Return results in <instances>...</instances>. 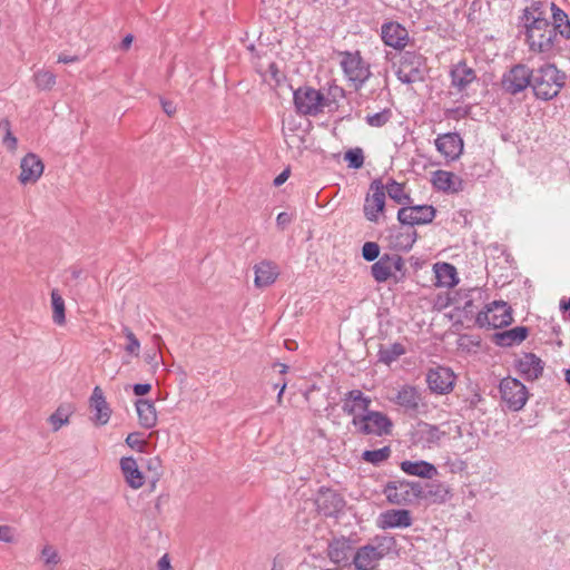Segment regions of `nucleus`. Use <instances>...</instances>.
<instances>
[{"label": "nucleus", "mask_w": 570, "mask_h": 570, "mask_svg": "<svg viewBox=\"0 0 570 570\" xmlns=\"http://www.w3.org/2000/svg\"><path fill=\"white\" fill-rule=\"evenodd\" d=\"M391 401L410 415L419 414L426 407L421 390L412 384L401 385Z\"/></svg>", "instance_id": "13"}, {"label": "nucleus", "mask_w": 570, "mask_h": 570, "mask_svg": "<svg viewBox=\"0 0 570 570\" xmlns=\"http://www.w3.org/2000/svg\"><path fill=\"white\" fill-rule=\"evenodd\" d=\"M483 401V396L479 391H474L469 397L465 399V402L470 409L476 407Z\"/></svg>", "instance_id": "57"}, {"label": "nucleus", "mask_w": 570, "mask_h": 570, "mask_svg": "<svg viewBox=\"0 0 570 570\" xmlns=\"http://www.w3.org/2000/svg\"><path fill=\"white\" fill-rule=\"evenodd\" d=\"M158 569L159 570H171L170 560H169L168 554H164L158 560Z\"/></svg>", "instance_id": "62"}, {"label": "nucleus", "mask_w": 570, "mask_h": 570, "mask_svg": "<svg viewBox=\"0 0 570 570\" xmlns=\"http://www.w3.org/2000/svg\"><path fill=\"white\" fill-rule=\"evenodd\" d=\"M405 263L399 254H383L371 266V275L379 284L385 283L390 278H394L395 283H400L405 277Z\"/></svg>", "instance_id": "7"}, {"label": "nucleus", "mask_w": 570, "mask_h": 570, "mask_svg": "<svg viewBox=\"0 0 570 570\" xmlns=\"http://www.w3.org/2000/svg\"><path fill=\"white\" fill-rule=\"evenodd\" d=\"M417 499H430L433 503H444L451 498L449 487L440 481H432L424 487L421 484V491Z\"/></svg>", "instance_id": "33"}, {"label": "nucleus", "mask_w": 570, "mask_h": 570, "mask_svg": "<svg viewBox=\"0 0 570 570\" xmlns=\"http://www.w3.org/2000/svg\"><path fill=\"white\" fill-rule=\"evenodd\" d=\"M406 353V348L402 343L395 342L390 345H380L377 351V360L390 366L393 362L397 361L402 355Z\"/></svg>", "instance_id": "38"}, {"label": "nucleus", "mask_w": 570, "mask_h": 570, "mask_svg": "<svg viewBox=\"0 0 570 570\" xmlns=\"http://www.w3.org/2000/svg\"><path fill=\"white\" fill-rule=\"evenodd\" d=\"M391 455V448L383 446L377 450H365L362 453V459L373 465H380L382 462L387 460Z\"/></svg>", "instance_id": "44"}, {"label": "nucleus", "mask_w": 570, "mask_h": 570, "mask_svg": "<svg viewBox=\"0 0 570 570\" xmlns=\"http://www.w3.org/2000/svg\"><path fill=\"white\" fill-rule=\"evenodd\" d=\"M426 58L415 50L403 51L395 72L397 79L405 85L425 79Z\"/></svg>", "instance_id": "5"}, {"label": "nucleus", "mask_w": 570, "mask_h": 570, "mask_svg": "<svg viewBox=\"0 0 570 570\" xmlns=\"http://www.w3.org/2000/svg\"><path fill=\"white\" fill-rule=\"evenodd\" d=\"M132 40H134V36L131 33L126 35L120 42V48L122 50H128L131 46Z\"/></svg>", "instance_id": "64"}, {"label": "nucleus", "mask_w": 570, "mask_h": 570, "mask_svg": "<svg viewBox=\"0 0 570 570\" xmlns=\"http://www.w3.org/2000/svg\"><path fill=\"white\" fill-rule=\"evenodd\" d=\"M33 82L39 90H51L56 82L57 77L50 70L40 69L33 73Z\"/></svg>", "instance_id": "42"}, {"label": "nucleus", "mask_w": 570, "mask_h": 570, "mask_svg": "<svg viewBox=\"0 0 570 570\" xmlns=\"http://www.w3.org/2000/svg\"><path fill=\"white\" fill-rule=\"evenodd\" d=\"M340 56L345 78L356 89L361 88L371 77L370 65L362 58L360 51H342Z\"/></svg>", "instance_id": "9"}, {"label": "nucleus", "mask_w": 570, "mask_h": 570, "mask_svg": "<svg viewBox=\"0 0 570 570\" xmlns=\"http://www.w3.org/2000/svg\"><path fill=\"white\" fill-rule=\"evenodd\" d=\"M499 390L505 406L511 411H520L528 401V390L518 379L507 376L501 380Z\"/></svg>", "instance_id": "10"}, {"label": "nucleus", "mask_w": 570, "mask_h": 570, "mask_svg": "<svg viewBox=\"0 0 570 570\" xmlns=\"http://www.w3.org/2000/svg\"><path fill=\"white\" fill-rule=\"evenodd\" d=\"M0 541L11 543L14 541L13 529L9 525H0Z\"/></svg>", "instance_id": "54"}, {"label": "nucleus", "mask_w": 570, "mask_h": 570, "mask_svg": "<svg viewBox=\"0 0 570 570\" xmlns=\"http://www.w3.org/2000/svg\"><path fill=\"white\" fill-rule=\"evenodd\" d=\"M514 366L525 381H534L543 372V362L534 353H524L515 361Z\"/></svg>", "instance_id": "26"}, {"label": "nucleus", "mask_w": 570, "mask_h": 570, "mask_svg": "<svg viewBox=\"0 0 570 570\" xmlns=\"http://www.w3.org/2000/svg\"><path fill=\"white\" fill-rule=\"evenodd\" d=\"M421 491V483L416 481L393 480L389 481L383 489L387 502L392 504H405L412 499H417Z\"/></svg>", "instance_id": "11"}, {"label": "nucleus", "mask_w": 570, "mask_h": 570, "mask_svg": "<svg viewBox=\"0 0 570 570\" xmlns=\"http://www.w3.org/2000/svg\"><path fill=\"white\" fill-rule=\"evenodd\" d=\"M121 473L131 489H139L145 484L144 473L140 471L138 463L132 456H125L120 459Z\"/></svg>", "instance_id": "30"}, {"label": "nucleus", "mask_w": 570, "mask_h": 570, "mask_svg": "<svg viewBox=\"0 0 570 570\" xmlns=\"http://www.w3.org/2000/svg\"><path fill=\"white\" fill-rule=\"evenodd\" d=\"M288 176H289V169L286 168L275 177V179L273 181L274 186L278 187V186L283 185L287 180Z\"/></svg>", "instance_id": "61"}, {"label": "nucleus", "mask_w": 570, "mask_h": 570, "mask_svg": "<svg viewBox=\"0 0 570 570\" xmlns=\"http://www.w3.org/2000/svg\"><path fill=\"white\" fill-rule=\"evenodd\" d=\"M540 4L533 3L525 8L521 16V24L525 30V42L529 51L540 55L543 59H550L560 51L559 35L551 22L543 18Z\"/></svg>", "instance_id": "1"}, {"label": "nucleus", "mask_w": 570, "mask_h": 570, "mask_svg": "<svg viewBox=\"0 0 570 570\" xmlns=\"http://www.w3.org/2000/svg\"><path fill=\"white\" fill-rule=\"evenodd\" d=\"M529 335L527 326H515L508 331L498 332L494 334V342L502 347H510L522 343Z\"/></svg>", "instance_id": "35"}, {"label": "nucleus", "mask_w": 570, "mask_h": 570, "mask_svg": "<svg viewBox=\"0 0 570 570\" xmlns=\"http://www.w3.org/2000/svg\"><path fill=\"white\" fill-rule=\"evenodd\" d=\"M413 523L411 512L406 509H390L379 514L376 524L382 530L406 529Z\"/></svg>", "instance_id": "23"}, {"label": "nucleus", "mask_w": 570, "mask_h": 570, "mask_svg": "<svg viewBox=\"0 0 570 570\" xmlns=\"http://www.w3.org/2000/svg\"><path fill=\"white\" fill-rule=\"evenodd\" d=\"M381 38L385 46L396 50H403L410 41L409 31L396 21H389L382 24Z\"/></svg>", "instance_id": "21"}, {"label": "nucleus", "mask_w": 570, "mask_h": 570, "mask_svg": "<svg viewBox=\"0 0 570 570\" xmlns=\"http://www.w3.org/2000/svg\"><path fill=\"white\" fill-rule=\"evenodd\" d=\"M51 306H52V321L57 325H63L66 323V314H65V301L62 296L59 294L58 289L51 291Z\"/></svg>", "instance_id": "41"}, {"label": "nucleus", "mask_w": 570, "mask_h": 570, "mask_svg": "<svg viewBox=\"0 0 570 570\" xmlns=\"http://www.w3.org/2000/svg\"><path fill=\"white\" fill-rule=\"evenodd\" d=\"M254 285L258 288L271 286L277 279L279 272L276 264L263 261L254 266Z\"/></svg>", "instance_id": "31"}, {"label": "nucleus", "mask_w": 570, "mask_h": 570, "mask_svg": "<svg viewBox=\"0 0 570 570\" xmlns=\"http://www.w3.org/2000/svg\"><path fill=\"white\" fill-rule=\"evenodd\" d=\"M293 101L297 114L303 116H317L323 111L324 107H326L330 98H325L320 90L313 87L303 86L294 90Z\"/></svg>", "instance_id": "8"}, {"label": "nucleus", "mask_w": 570, "mask_h": 570, "mask_svg": "<svg viewBox=\"0 0 570 570\" xmlns=\"http://www.w3.org/2000/svg\"><path fill=\"white\" fill-rule=\"evenodd\" d=\"M345 161L352 169H360L364 164V154L360 147L348 149L344 155Z\"/></svg>", "instance_id": "47"}, {"label": "nucleus", "mask_w": 570, "mask_h": 570, "mask_svg": "<svg viewBox=\"0 0 570 570\" xmlns=\"http://www.w3.org/2000/svg\"><path fill=\"white\" fill-rule=\"evenodd\" d=\"M434 145L436 150L448 160H456L463 153V139L458 132L439 135Z\"/></svg>", "instance_id": "22"}, {"label": "nucleus", "mask_w": 570, "mask_h": 570, "mask_svg": "<svg viewBox=\"0 0 570 570\" xmlns=\"http://www.w3.org/2000/svg\"><path fill=\"white\" fill-rule=\"evenodd\" d=\"M70 411L63 406H59L50 416L49 422L53 431H58L69 423Z\"/></svg>", "instance_id": "45"}, {"label": "nucleus", "mask_w": 570, "mask_h": 570, "mask_svg": "<svg viewBox=\"0 0 570 570\" xmlns=\"http://www.w3.org/2000/svg\"><path fill=\"white\" fill-rule=\"evenodd\" d=\"M160 104H161L164 112L167 114L168 116H171L176 112V106L174 105V102L161 98Z\"/></svg>", "instance_id": "60"}, {"label": "nucleus", "mask_w": 570, "mask_h": 570, "mask_svg": "<svg viewBox=\"0 0 570 570\" xmlns=\"http://www.w3.org/2000/svg\"><path fill=\"white\" fill-rule=\"evenodd\" d=\"M445 435L446 433L441 431L438 425L421 421L412 432V440L415 444H420L423 448H432L439 445Z\"/></svg>", "instance_id": "25"}, {"label": "nucleus", "mask_w": 570, "mask_h": 570, "mask_svg": "<svg viewBox=\"0 0 570 570\" xmlns=\"http://www.w3.org/2000/svg\"><path fill=\"white\" fill-rule=\"evenodd\" d=\"M470 111H471L470 106H460V107L448 109L445 114H446L448 118L459 120V119L465 118L470 114Z\"/></svg>", "instance_id": "52"}, {"label": "nucleus", "mask_w": 570, "mask_h": 570, "mask_svg": "<svg viewBox=\"0 0 570 570\" xmlns=\"http://www.w3.org/2000/svg\"><path fill=\"white\" fill-rule=\"evenodd\" d=\"M435 217V208L432 205H412L401 207L397 212V220L401 225H424Z\"/></svg>", "instance_id": "18"}, {"label": "nucleus", "mask_w": 570, "mask_h": 570, "mask_svg": "<svg viewBox=\"0 0 570 570\" xmlns=\"http://www.w3.org/2000/svg\"><path fill=\"white\" fill-rule=\"evenodd\" d=\"M434 273L438 286L452 287L459 282L456 268L450 263H436Z\"/></svg>", "instance_id": "37"}, {"label": "nucleus", "mask_w": 570, "mask_h": 570, "mask_svg": "<svg viewBox=\"0 0 570 570\" xmlns=\"http://www.w3.org/2000/svg\"><path fill=\"white\" fill-rule=\"evenodd\" d=\"M401 469L409 475L420 476L424 479H431L438 474L435 465L424 460L402 461Z\"/></svg>", "instance_id": "36"}, {"label": "nucleus", "mask_w": 570, "mask_h": 570, "mask_svg": "<svg viewBox=\"0 0 570 570\" xmlns=\"http://www.w3.org/2000/svg\"><path fill=\"white\" fill-rule=\"evenodd\" d=\"M79 61L78 56H67V55H59L58 62L59 63H72Z\"/></svg>", "instance_id": "63"}, {"label": "nucleus", "mask_w": 570, "mask_h": 570, "mask_svg": "<svg viewBox=\"0 0 570 570\" xmlns=\"http://www.w3.org/2000/svg\"><path fill=\"white\" fill-rule=\"evenodd\" d=\"M41 557L43 559L45 564L47 566H56L59 562V556L55 548L51 546H45L41 550Z\"/></svg>", "instance_id": "50"}, {"label": "nucleus", "mask_w": 570, "mask_h": 570, "mask_svg": "<svg viewBox=\"0 0 570 570\" xmlns=\"http://www.w3.org/2000/svg\"><path fill=\"white\" fill-rule=\"evenodd\" d=\"M89 405L94 411L92 421L97 425H105L111 416V409L106 401L105 394L99 386H95L89 399Z\"/></svg>", "instance_id": "27"}, {"label": "nucleus", "mask_w": 570, "mask_h": 570, "mask_svg": "<svg viewBox=\"0 0 570 570\" xmlns=\"http://www.w3.org/2000/svg\"><path fill=\"white\" fill-rule=\"evenodd\" d=\"M287 563L288 560L286 556H284L283 553H277L273 559L271 570H284Z\"/></svg>", "instance_id": "55"}, {"label": "nucleus", "mask_w": 570, "mask_h": 570, "mask_svg": "<svg viewBox=\"0 0 570 570\" xmlns=\"http://www.w3.org/2000/svg\"><path fill=\"white\" fill-rule=\"evenodd\" d=\"M451 88L462 97L466 96L468 88L478 80L476 71L468 66L465 60L452 63L449 70Z\"/></svg>", "instance_id": "17"}, {"label": "nucleus", "mask_w": 570, "mask_h": 570, "mask_svg": "<svg viewBox=\"0 0 570 570\" xmlns=\"http://www.w3.org/2000/svg\"><path fill=\"white\" fill-rule=\"evenodd\" d=\"M380 246L375 242H366L362 247V257L366 262H374L380 258Z\"/></svg>", "instance_id": "49"}, {"label": "nucleus", "mask_w": 570, "mask_h": 570, "mask_svg": "<svg viewBox=\"0 0 570 570\" xmlns=\"http://www.w3.org/2000/svg\"><path fill=\"white\" fill-rule=\"evenodd\" d=\"M417 233L413 226L402 225L399 230L392 232L391 246L400 252H409L416 242Z\"/></svg>", "instance_id": "32"}, {"label": "nucleus", "mask_w": 570, "mask_h": 570, "mask_svg": "<svg viewBox=\"0 0 570 570\" xmlns=\"http://www.w3.org/2000/svg\"><path fill=\"white\" fill-rule=\"evenodd\" d=\"M553 22L551 24L556 28V32L563 39H570V20L568 14L557 7L556 3H551Z\"/></svg>", "instance_id": "39"}, {"label": "nucleus", "mask_w": 570, "mask_h": 570, "mask_svg": "<svg viewBox=\"0 0 570 570\" xmlns=\"http://www.w3.org/2000/svg\"><path fill=\"white\" fill-rule=\"evenodd\" d=\"M483 304L482 292L478 288H469L461 291L455 298L454 311L461 318L465 321H474L478 315L479 307Z\"/></svg>", "instance_id": "14"}, {"label": "nucleus", "mask_w": 570, "mask_h": 570, "mask_svg": "<svg viewBox=\"0 0 570 570\" xmlns=\"http://www.w3.org/2000/svg\"><path fill=\"white\" fill-rule=\"evenodd\" d=\"M432 185L445 193H459L463 189V180L455 174L439 169L432 174Z\"/></svg>", "instance_id": "29"}, {"label": "nucleus", "mask_w": 570, "mask_h": 570, "mask_svg": "<svg viewBox=\"0 0 570 570\" xmlns=\"http://www.w3.org/2000/svg\"><path fill=\"white\" fill-rule=\"evenodd\" d=\"M341 401L343 413L352 420L370 410L372 404L371 397L358 389L347 391Z\"/></svg>", "instance_id": "20"}, {"label": "nucleus", "mask_w": 570, "mask_h": 570, "mask_svg": "<svg viewBox=\"0 0 570 570\" xmlns=\"http://www.w3.org/2000/svg\"><path fill=\"white\" fill-rule=\"evenodd\" d=\"M135 406L140 426L147 430L155 428L158 419L155 403L147 399H138Z\"/></svg>", "instance_id": "34"}, {"label": "nucleus", "mask_w": 570, "mask_h": 570, "mask_svg": "<svg viewBox=\"0 0 570 570\" xmlns=\"http://www.w3.org/2000/svg\"><path fill=\"white\" fill-rule=\"evenodd\" d=\"M354 552L352 541L344 537L334 538L327 547V557L336 564L352 560Z\"/></svg>", "instance_id": "28"}, {"label": "nucleus", "mask_w": 570, "mask_h": 570, "mask_svg": "<svg viewBox=\"0 0 570 570\" xmlns=\"http://www.w3.org/2000/svg\"><path fill=\"white\" fill-rule=\"evenodd\" d=\"M567 73L553 63L533 70L531 88L537 99L549 101L558 96L567 82Z\"/></svg>", "instance_id": "2"}, {"label": "nucleus", "mask_w": 570, "mask_h": 570, "mask_svg": "<svg viewBox=\"0 0 570 570\" xmlns=\"http://www.w3.org/2000/svg\"><path fill=\"white\" fill-rule=\"evenodd\" d=\"M122 333L128 341V343L125 347L126 352L131 355L138 356L139 348H140V342L138 341V338L136 337L134 332L126 325L122 326Z\"/></svg>", "instance_id": "48"}, {"label": "nucleus", "mask_w": 570, "mask_h": 570, "mask_svg": "<svg viewBox=\"0 0 570 570\" xmlns=\"http://www.w3.org/2000/svg\"><path fill=\"white\" fill-rule=\"evenodd\" d=\"M293 220V217L291 214L286 213V212H282L277 215L276 217V225L284 229L287 225H289Z\"/></svg>", "instance_id": "56"}, {"label": "nucleus", "mask_w": 570, "mask_h": 570, "mask_svg": "<svg viewBox=\"0 0 570 570\" xmlns=\"http://www.w3.org/2000/svg\"><path fill=\"white\" fill-rule=\"evenodd\" d=\"M355 433L360 435L385 436L392 433V420L381 411L367 410L361 416L351 420Z\"/></svg>", "instance_id": "4"}, {"label": "nucleus", "mask_w": 570, "mask_h": 570, "mask_svg": "<svg viewBox=\"0 0 570 570\" xmlns=\"http://www.w3.org/2000/svg\"><path fill=\"white\" fill-rule=\"evenodd\" d=\"M533 70L528 66L518 63L502 77L503 89L511 95H517L531 86Z\"/></svg>", "instance_id": "16"}, {"label": "nucleus", "mask_w": 570, "mask_h": 570, "mask_svg": "<svg viewBox=\"0 0 570 570\" xmlns=\"http://www.w3.org/2000/svg\"><path fill=\"white\" fill-rule=\"evenodd\" d=\"M456 375L446 366H435L426 372V384L431 393L448 395L455 386Z\"/></svg>", "instance_id": "15"}, {"label": "nucleus", "mask_w": 570, "mask_h": 570, "mask_svg": "<svg viewBox=\"0 0 570 570\" xmlns=\"http://www.w3.org/2000/svg\"><path fill=\"white\" fill-rule=\"evenodd\" d=\"M315 505L323 515L336 517L344 507V500L335 491L321 488L315 499Z\"/></svg>", "instance_id": "24"}, {"label": "nucleus", "mask_w": 570, "mask_h": 570, "mask_svg": "<svg viewBox=\"0 0 570 570\" xmlns=\"http://www.w3.org/2000/svg\"><path fill=\"white\" fill-rule=\"evenodd\" d=\"M151 390L150 383H136L132 385V392L135 395L141 396L149 393Z\"/></svg>", "instance_id": "58"}, {"label": "nucleus", "mask_w": 570, "mask_h": 570, "mask_svg": "<svg viewBox=\"0 0 570 570\" xmlns=\"http://www.w3.org/2000/svg\"><path fill=\"white\" fill-rule=\"evenodd\" d=\"M385 195L387 194L391 199L402 205V207L412 204V198L404 191V184L397 183L395 179L390 178L384 185Z\"/></svg>", "instance_id": "40"}, {"label": "nucleus", "mask_w": 570, "mask_h": 570, "mask_svg": "<svg viewBox=\"0 0 570 570\" xmlns=\"http://www.w3.org/2000/svg\"><path fill=\"white\" fill-rule=\"evenodd\" d=\"M385 208V187L381 178L374 179L364 199L363 213L371 223H377Z\"/></svg>", "instance_id": "12"}, {"label": "nucleus", "mask_w": 570, "mask_h": 570, "mask_svg": "<svg viewBox=\"0 0 570 570\" xmlns=\"http://www.w3.org/2000/svg\"><path fill=\"white\" fill-rule=\"evenodd\" d=\"M145 360L147 363L151 364L153 367L157 368L159 365L160 356L159 353L156 350H154L151 353L146 354Z\"/></svg>", "instance_id": "59"}, {"label": "nucleus", "mask_w": 570, "mask_h": 570, "mask_svg": "<svg viewBox=\"0 0 570 570\" xmlns=\"http://www.w3.org/2000/svg\"><path fill=\"white\" fill-rule=\"evenodd\" d=\"M392 117V112L390 109L385 108L379 112L367 115L365 117V122L371 127H383Z\"/></svg>", "instance_id": "46"}, {"label": "nucleus", "mask_w": 570, "mask_h": 570, "mask_svg": "<svg viewBox=\"0 0 570 570\" xmlns=\"http://www.w3.org/2000/svg\"><path fill=\"white\" fill-rule=\"evenodd\" d=\"M512 322V308L504 301H493L487 304L475 317V325L480 328H502Z\"/></svg>", "instance_id": "6"}, {"label": "nucleus", "mask_w": 570, "mask_h": 570, "mask_svg": "<svg viewBox=\"0 0 570 570\" xmlns=\"http://www.w3.org/2000/svg\"><path fill=\"white\" fill-rule=\"evenodd\" d=\"M345 97V91L342 87L337 85H330L327 89V96L325 98H330V101L326 106H331L332 104H336L340 99Z\"/></svg>", "instance_id": "51"}, {"label": "nucleus", "mask_w": 570, "mask_h": 570, "mask_svg": "<svg viewBox=\"0 0 570 570\" xmlns=\"http://www.w3.org/2000/svg\"><path fill=\"white\" fill-rule=\"evenodd\" d=\"M126 443L131 449H137L139 451H141L145 445V442L142 440H140V433H138V432L129 433L126 438Z\"/></svg>", "instance_id": "53"}, {"label": "nucleus", "mask_w": 570, "mask_h": 570, "mask_svg": "<svg viewBox=\"0 0 570 570\" xmlns=\"http://www.w3.org/2000/svg\"><path fill=\"white\" fill-rule=\"evenodd\" d=\"M0 130L3 131L2 145L11 153L18 148V138L13 135L11 122L8 118L0 120Z\"/></svg>", "instance_id": "43"}, {"label": "nucleus", "mask_w": 570, "mask_h": 570, "mask_svg": "<svg viewBox=\"0 0 570 570\" xmlns=\"http://www.w3.org/2000/svg\"><path fill=\"white\" fill-rule=\"evenodd\" d=\"M396 546L393 537H376L372 543L357 548L352 563L356 570H373L379 562L390 554Z\"/></svg>", "instance_id": "3"}, {"label": "nucleus", "mask_w": 570, "mask_h": 570, "mask_svg": "<svg viewBox=\"0 0 570 570\" xmlns=\"http://www.w3.org/2000/svg\"><path fill=\"white\" fill-rule=\"evenodd\" d=\"M20 174L18 181L23 185H33L42 176L45 171V164L42 159L32 151L27 153L20 160Z\"/></svg>", "instance_id": "19"}]
</instances>
